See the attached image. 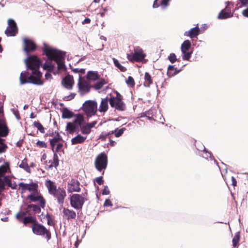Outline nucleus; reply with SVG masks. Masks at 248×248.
Listing matches in <instances>:
<instances>
[{
	"instance_id": "obj_1",
	"label": "nucleus",
	"mask_w": 248,
	"mask_h": 248,
	"mask_svg": "<svg viewBox=\"0 0 248 248\" xmlns=\"http://www.w3.org/2000/svg\"><path fill=\"white\" fill-rule=\"evenodd\" d=\"M43 45L42 50L47 57L43 65L44 69L52 72L55 75L58 73V71L65 70L66 68L63 61L65 53L50 47L45 43Z\"/></svg>"
},
{
	"instance_id": "obj_2",
	"label": "nucleus",
	"mask_w": 248,
	"mask_h": 248,
	"mask_svg": "<svg viewBox=\"0 0 248 248\" xmlns=\"http://www.w3.org/2000/svg\"><path fill=\"white\" fill-rule=\"evenodd\" d=\"M27 69L32 71V75H29L27 72H22L20 76V82L21 84L27 83L41 85L43 82L41 80L42 73L39 70L42 64L41 61L35 56H29L25 60Z\"/></svg>"
},
{
	"instance_id": "obj_3",
	"label": "nucleus",
	"mask_w": 248,
	"mask_h": 248,
	"mask_svg": "<svg viewBox=\"0 0 248 248\" xmlns=\"http://www.w3.org/2000/svg\"><path fill=\"white\" fill-rule=\"evenodd\" d=\"M45 184L49 194L56 199L58 203L62 206L66 196L65 190L61 187L57 188L55 183L50 180H46Z\"/></svg>"
},
{
	"instance_id": "obj_4",
	"label": "nucleus",
	"mask_w": 248,
	"mask_h": 248,
	"mask_svg": "<svg viewBox=\"0 0 248 248\" xmlns=\"http://www.w3.org/2000/svg\"><path fill=\"white\" fill-rule=\"evenodd\" d=\"M8 128L3 117V104L0 102V154L4 153L7 146L4 143V140L1 137H6L8 134Z\"/></svg>"
},
{
	"instance_id": "obj_5",
	"label": "nucleus",
	"mask_w": 248,
	"mask_h": 248,
	"mask_svg": "<svg viewBox=\"0 0 248 248\" xmlns=\"http://www.w3.org/2000/svg\"><path fill=\"white\" fill-rule=\"evenodd\" d=\"M94 164L96 170L99 171L106 169L108 164V157L105 153H101L97 155Z\"/></svg>"
},
{
	"instance_id": "obj_6",
	"label": "nucleus",
	"mask_w": 248,
	"mask_h": 248,
	"mask_svg": "<svg viewBox=\"0 0 248 248\" xmlns=\"http://www.w3.org/2000/svg\"><path fill=\"white\" fill-rule=\"evenodd\" d=\"M31 228L34 234L38 235H43L46 234L47 240H48L50 239V233L43 225L36 222L32 224Z\"/></svg>"
},
{
	"instance_id": "obj_7",
	"label": "nucleus",
	"mask_w": 248,
	"mask_h": 248,
	"mask_svg": "<svg viewBox=\"0 0 248 248\" xmlns=\"http://www.w3.org/2000/svg\"><path fill=\"white\" fill-rule=\"evenodd\" d=\"M109 102L111 107L118 110L123 111L125 109V105L121 98L120 94L118 92L116 97H110Z\"/></svg>"
},
{
	"instance_id": "obj_8",
	"label": "nucleus",
	"mask_w": 248,
	"mask_h": 248,
	"mask_svg": "<svg viewBox=\"0 0 248 248\" xmlns=\"http://www.w3.org/2000/svg\"><path fill=\"white\" fill-rule=\"evenodd\" d=\"M97 109V103L92 100H88L83 104L82 109L88 116L94 115Z\"/></svg>"
},
{
	"instance_id": "obj_9",
	"label": "nucleus",
	"mask_w": 248,
	"mask_h": 248,
	"mask_svg": "<svg viewBox=\"0 0 248 248\" xmlns=\"http://www.w3.org/2000/svg\"><path fill=\"white\" fill-rule=\"evenodd\" d=\"M145 57V54L143 53V50L139 46L136 47L134 48V53L133 54H128L127 58L130 61L140 62L142 61Z\"/></svg>"
},
{
	"instance_id": "obj_10",
	"label": "nucleus",
	"mask_w": 248,
	"mask_h": 248,
	"mask_svg": "<svg viewBox=\"0 0 248 248\" xmlns=\"http://www.w3.org/2000/svg\"><path fill=\"white\" fill-rule=\"evenodd\" d=\"M191 46V42L188 40H186L183 42L181 46V50L182 53V59L183 60L188 61L192 54V52L188 51Z\"/></svg>"
},
{
	"instance_id": "obj_11",
	"label": "nucleus",
	"mask_w": 248,
	"mask_h": 248,
	"mask_svg": "<svg viewBox=\"0 0 248 248\" xmlns=\"http://www.w3.org/2000/svg\"><path fill=\"white\" fill-rule=\"evenodd\" d=\"M84 198L79 194H74L71 197V205L76 209H81L84 204Z\"/></svg>"
},
{
	"instance_id": "obj_12",
	"label": "nucleus",
	"mask_w": 248,
	"mask_h": 248,
	"mask_svg": "<svg viewBox=\"0 0 248 248\" xmlns=\"http://www.w3.org/2000/svg\"><path fill=\"white\" fill-rule=\"evenodd\" d=\"M78 85L80 95H83L90 92L91 89L90 84L86 80L82 79L80 76H79Z\"/></svg>"
},
{
	"instance_id": "obj_13",
	"label": "nucleus",
	"mask_w": 248,
	"mask_h": 248,
	"mask_svg": "<svg viewBox=\"0 0 248 248\" xmlns=\"http://www.w3.org/2000/svg\"><path fill=\"white\" fill-rule=\"evenodd\" d=\"M17 32V27L15 20L12 19L8 20V27L5 31L7 36H14Z\"/></svg>"
},
{
	"instance_id": "obj_14",
	"label": "nucleus",
	"mask_w": 248,
	"mask_h": 248,
	"mask_svg": "<svg viewBox=\"0 0 248 248\" xmlns=\"http://www.w3.org/2000/svg\"><path fill=\"white\" fill-rule=\"evenodd\" d=\"M35 191L28 195L27 199L30 200L32 202H39L40 206L44 208L46 205L45 200L41 194H39L37 189Z\"/></svg>"
},
{
	"instance_id": "obj_15",
	"label": "nucleus",
	"mask_w": 248,
	"mask_h": 248,
	"mask_svg": "<svg viewBox=\"0 0 248 248\" xmlns=\"http://www.w3.org/2000/svg\"><path fill=\"white\" fill-rule=\"evenodd\" d=\"M24 50L28 54L30 51H32L36 49V46L31 40L24 38Z\"/></svg>"
},
{
	"instance_id": "obj_16",
	"label": "nucleus",
	"mask_w": 248,
	"mask_h": 248,
	"mask_svg": "<svg viewBox=\"0 0 248 248\" xmlns=\"http://www.w3.org/2000/svg\"><path fill=\"white\" fill-rule=\"evenodd\" d=\"M19 186L22 189V192L25 190H29L31 192H35L38 188V185L36 183L32 182L31 184H25L20 183Z\"/></svg>"
},
{
	"instance_id": "obj_17",
	"label": "nucleus",
	"mask_w": 248,
	"mask_h": 248,
	"mask_svg": "<svg viewBox=\"0 0 248 248\" xmlns=\"http://www.w3.org/2000/svg\"><path fill=\"white\" fill-rule=\"evenodd\" d=\"M79 183L75 180L72 179L68 183V191L69 192H78L80 191Z\"/></svg>"
},
{
	"instance_id": "obj_18",
	"label": "nucleus",
	"mask_w": 248,
	"mask_h": 248,
	"mask_svg": "<svg viewBox=\"0 0 248 248\" xmlns=\"http://www.w3.org/2000/svg\"><path fill=\"white\" fill-rule=\"evenodd\" d=\"M200 29L198 27V25L197 26L191 28L188 31H186L184 35L186 36L189 37L190 38L194 37H197V36L200 34Z\"/></svg>"
},
{
	"instance_id": "obj_19",
	"label": "nucleus",
	"mask_w": 248,
	"mask_h": 248,
	"mask_svg": "<svg viewBox=\"0 0 248 248\" xmlns=\"http://www.w3.org/2000/svg\"><path fill=\"white\" fill-rule=\"evenodd\" d=\"M62 83L67 89H71L74 84L73 77L71 75L66 76L62 80Z\"/></svg>"
},
{
	"instance_id": "obj_20",
	"label": "nucleus",
	"mask_w": 248,
	"mask_h": 248,
	"mask_svg": "<svg viewBox=\"0 0 248 248\" xmlns=\"http://www.w3.org/2000/svg\"><path fill=\"white\" fill-rule=\"evenodd\" d=\"M62 213L63 218L67 220L74 219L76 217V212L67 208H63Z\"/></svg>"
},
{
	"instance_id": "obj_21",
	"label": "nucleus",
	"mask_w": 248,
	"mask_h": 248,
	"mask_svg": "<svg viewBox=\"0 0 248 248\" xmlns=\"http://www.w3.org/2000/svg\"><path fill=\"white\" fill-rule=\"evenodd\" d=\"M226 11L225 9H223L219 13L217 16L218 19H224L232 16L233 15L231 14V10L228 9L227 6L226 7Z\"/></svg>"
},
{
	"instance_id": "obj_22",
	"label": "nucleus",
	"mask_w": 248,
	"mask_h": 248,
	"mask_svg": "<svg viewBox=\"0 0 248 248\" xmlns=\"http://www.w3.org/2000/svg\"><path fill=\"white\" fill-rule=\"evenodd\" d=\"M81 126L77 124L74 122H68L67 123L66 130L68 131L70 134H72L74 132L77 131L79 129V127Z\"/></svg>"
},
{
	"instance_id": "obj_23",
	"label": "nucleus",
	"mask_w": 248,
	"mask_h": 248,
	"mask_svg": "<svg viewBox=\"0 0 248 248\" xmlns=\"http://www.w3.org/2000/svg\"><path fill=\"white\" fill-rule=\"evenodd\" d=\"M109 102V99L108 97H106L103 98L101 100V102L100 105L99 106V110L100 112H106L108 108V102Z\"/></svg>"
},
{
	"instance_id": "obj_24",
	"label": "nucleus",
	"mask_w": 248,
	"mask_h": 248,
	"mask_svg": "<svg viewBox=\"0 0 248 248\" xmlns=\"http://www.w3.org/2000/svg\"><path fill=\"white\" fill-rule=\"evenodd\" d=\"M86 139V137H83L80 134H78L77 136L72 139L71 143L73 145L82 143L84 142Z\"/></svg>"
},
{
	"instance_id": "obj_25",
	"label": "nucleus",
	"mask_w": 248,
	"mask_h": 248,
	"mask_svg": "<svg viewBox=\"0 0 248 248\" xmlns=\"http://www.w3.org/2000/svg\"><path fill=\"white\" fill-rule=\"evenodd\" d=\"M177 68L174 67V65H170L168 67L167 75L170 77H172L180 72Z\"/></svg>"
},
{
	"instance_id": "obj_26",
	"label": "nucleus",
	"mask_w": 248,
	"mask_h": 248,
	"mask_svg": "<svg viewBox=\"0 0 248 248\" xmlns=\"http://www.w3.org/2000/svg\"><path fill=\"white\" fill-rule=\"evenodd\" d=\"M74 115L73 112L69 110L67 108H63L62 109V116L63 119H69Z\"/></svg>"
},
{
	"instance_id": "obj_27",
	"label": "nucleus",
	"mask_w": 248,
	"mask_h": 248,
	"mask_svg": "<svg viewBox=\"0 0 248 248\" xmlns=\"http://www.w3.org/2000/svg\"><path fill=\"white\" fill-rule=\"evenodd\" d=\"M199 155L202 157L207 160H208V158H209L210 160H214V162L217 164V161L213 158V156L211 153L206 150V149H205V151H203L202 153H199Z\"/></svg>"
},
{
	"instance_id": "obj_28",
	"label": "nucleus",
	"mask_w": 248,
	"mask_h": 248,
	"mask_svg": "<svg viewBox=\"0 0 248 248\" xmlns=\"http://www.w3.org/2000/svg\"><path fill=\"white\" fill-rule=\"evenodd\" d=\"M87 78L89 80L95 81L99 78L98 74L96 72L90 71L87 74Z\"/></svg>"
},
{
	"instance_id": "obj_29",
	"label": "nucleus",
	"mask_w": 248,
	"mask_h": 248,
	"mask_svg": "<svg viewBox=\"0 0 248 248\" xmlns=\"http://www.w3.org/2000/svg\"><path fill=\"white\" fill-rule=\"evenodd\" d=\"M36 219L35 217L29 215L24 217L23 219V223L26 225L27 223H32L33 224L36 223Z\"/></svg>"
},
{
	"instance_id": "obj_30",
	"label": "nucleus",
	"mask_w": 248,
	"mask_h": 248,
	"mask_svg": "<svg viewBox=\"0 0 248 248\" xmlns=\"http://www.w3.org/2000/svg\"><path fill=\"white\" fill-rule=\"evenodd\" d=\"M61 140H62V138L58 133H57L56 135L53 139L50 140V144L52 150H53L56 143Z\"/></svg>"
},
{
	"instance_id": "obj_31",
	"label": "nucleus",
	"mask_w": 248,
	"mask_h": 248,
	"mask_svg": "<svg viewBox=\"0 0 248 248\" xmlns=\"http://www.w3.org/2000/svg\"><path fill=\"white\" fill-rule=\"evenodd\" d=\"M145 82L144 84L145 86L149 87L150 85L153 83L151 76L148 72H146L144 75Z\"/></svg>"
},
{
	"instance_id": "obj_32",
	"label": "nucleus",
	"mask_w": 248,
	"mask_h": 248,
	"mask_svg": "<svg viewBox=\"0 0 248 248\" xmlns=\"http://www.w3.org/2000/svg\"><path fill=\"white\" fill-rule=\"evenodd\" d=\"M84 121V118L83 116L81 114H79L77 115L76 117L75 118L74 120L73 121V122L76 124H78V125L81 126Z\"/></svg>"
},
{
	"instance_id": "obj_33",
	"label": "nucleus",
	"mask_w": 248,
	"mask_h": 248,
	"mask_svg": "<svg viewBox=\"0 0 248 248\" xmlns=\"http://www.w3.org/2000/svg\"><path fill=\"white\" fill-rule=\"evenodd\" d=\"M8 170H9V164L4 162V164L0 167V177H2Z\"/></svg>"
},
{
	"instance_id": "obj_34",
	"label": "nucleus",
	"mask_w": 248,
	"mask_h": 248,
	"mask_svg": "<svg viewBox=\"0 0 248 248\" xmlns=\"http://www.w3.org/2000/svg\"><path fill=\"white\" fill-rule=\"evenodd\" d=\"M19 167L25 170H26L28 172H30L31 170L30 169L29 166L27 164V159L25 158L23 159L21 163L19 164Z\"/></svg>"
},
{
	"instance_id": "obj_35",
	"label": "nucleus",
	"mask_w": 248,
	"mask_h": 248,
	"mask_svg": "<svg viewBox=\"0 0 248 248\" xmlns=\"http://www.w3.org/2000/svg\"><path fill=\"white\" fill-rule=\"evenodd\" d=\"M106 83L104 79H101L98 80L96 83L94 85L93 88L97 90L100 89L102 86Z\"/></svg>"
},
{
	"instance_id": "obj_36",
	"label": "nucleus",
	"mask_w": 248,
	"mask_h": 248,
	"mask_svg": "<svg viewBox=\"0 0 248 248\" xmlns=\"http://www.w3.org/2000/svg\"><path fill=\"white\" fill-rule=\"evenodd\" d=\"M114 64L115 66L117 67L119 70H120L122 72H124L126 71V69L125 67L122 65L120 62H119L118 60L116 59L113 58L112 59Z\"/></svg>"
},
{
	"instance_id": "obj_37",
	"label": "nucleus",
	"mask_w": 248,
	"mask_h": 248,
	"mask_svg": "<svg viewBox=\"0 0 248 248\" xmlns=\"http://www.w3.org/2000/svg\"><path fill=\"white\" fill-rule=\"evenodd\" d=\"M28 208H32V211L34 214H39L41 212L40 206L35 204H29Z\"/></svg>"
},
{
	"instance_id": "obj_38",
	"label": "nucleus",
	"mask_w": 248,
	"mask_h": 248,
	"mask_svg": "<svg viewBox=\"0 0 248 248\" xmlns=\"http://www.w3.org/2000/svg\"><path fill=\"white\" fill-rule=\"evenodd\" d=\"M33 125L35 127L37 128L38 130H39L40 133H45V128L42 124L39 122L35 121L33 123Z\"/></svg>"
},
{
	"instance_id": "obj_39",
	"label": "nucleus",
	"mask_w": 248,
	"mask_h": 248,
	"mask_svg": "<svg viewBox=\"0 0 248 248\" xmlns=\"http://www.w3.org/2000/svg\"><path fill=\"white\" fill-rule=\"evenodd\" d=\"M81 132L83 134L88 135L89 134L91 131V129L87 126V125L85 124L84 125L81 126Z\"/></svg>"
},
{
	"instance_id": "obj_40",
	"label": "nucleus",
	"mask_w": 248,
	"mask_h": 248,
	"mask_svg": "<svg viewBox=\"0 0 248 248\" xmlns=\"http://www.w3.org/2000/svg\"><path fill=\"white\" fill-rule=\"evenodd\" d=\"M59 165V158L57 155L56 153H54L53 156V159L51 164L50 165V167H52L53 166L56 168Z\"/></svg>"
},
{
	"instance_id": "obj_41",
	"label": "nucleus",
	"mask_w": 248,
	"mask_h": 248,
	"mask_svg": "<svg viewBox=\"0 0 248 248\" xmlns=\"http://www.w3.org/2000/svg\"><path fill=\"white\" fill-rule=\"evenodd\" d=\"M248 3V0H238V3L237 4V7L235 9H238L242 8V7L246 6Z\"/></svg>"
},
{
	"instance_id": "obj_42",
	"label": "nucleus",
	"mask_w": 248,
	"mask_h": 248,
	"mask_svg": "<svg viewBox=\"0 0 248 248\" xmlns=\"http://www.w3.org/2000/svg\"><path fill=\"white\" fill-rule=\"evenodd\" d=\"M4 185H7L8 186L11 187L13 189H15V186H13V184H12L11 181L9 178V177L7 176H4L3 179Z\"/></svg>"
},
{
	"instance_id": "obj_43",
	"label": "nucleus",
	"mask_w": 248,
	"mask_h": 248,
	"mask_svg": "<svg viewBox=\"0 0 248 248\" xmlns=\"http://www.w3.org/2000/svg\"><path fill=\"white\" fill-rule=\"evenodd\" d=\"M240 240V234L239 232H237L235 233L234 237L232 239V245L233 247H235L238 243Z\"/></svg>"
},
{
	"instance_id": "obj_44",
	"label": "nucleus",
	"mask_w": 248,
	"mask_h": 248,
	"mask_svg": "<svg viewBox=\"0 0 248 248\" xmlns=\"http://www.w3.org/2000/svg\"><path fill=\"white\" fill-rule=\"evenodd\" d=\"M27 214L24 211H20L16 215V218L18 219H20V218L24 219V217H27Z\"/></svg>"
},
{
	"instance_id": "obj_45",
	"label": "nucleus",
	"mask_w": 248,
	"mask_h": 248,
	"mask_svg": "<svg viewBox=\"0 0 248 248\" xmlns=\"http://www.w3.org/2000/svg\"><path fill=\"white\" fill-rule=\"evenodd\" d=\"M168 59L172 63H174L176 61H177V59L176 58L175 54L173 53L170 54V55L168 56Z\"/></svg>"
},
{
	"instance_id": "obj_46",
	"label": "nucleus",
	"mask_w": 248,
	"mask_h": 248,
	"mask_svg": "<svg viewBox=\"0 0 248 248\" xmlns=\"http://www.w3.org/2000/svg\"><path fill=\"white\" fill-rule=\"evenodd\" d=\"M196 146L200 153H202L203 151H205L206 148L205 146L202 143H198Z\"/></svg>"
},
{
	"instance_id": "obj_47",
	"label": "nucleus",
	"mask_w": 248,
	"mask_h": 248,
	"mask_svg": "<svg viewBox=\"0 0 248 248\" xmlns=\"http://www.w3.org/2000/svg\"><path fill=\"white\" fill-rule=\"evenodd\" d=\"M126 83L128 85L130 86H134L135 85L134 80L133 78L131 76H129L128 77L127 80H126Z\"/></svg>"
},
{
	"instance_id": "obj_48",
	"label": "nucleus",
	"mask_w": 248,
	"mask_h": 248,
	"mask_svg": "<svg viewBox=\"0 0 248 248\" xmlns=\"http://www.w3.org/2000/svg\"><path fill=\"white\" fill-rule=\"evenodd\" d=\"M70 66L71 67V69L72 71L75 73H80L81 74H84L85 72V70L84 69L73 68H72L71 65H70Z\"/></svg>"
},
{
	"instance_id": "obj_49",
	"label": "nucleus",
	"mask_w": 248,
	"mask_h": 248,
	"mask_svg": "<svg viewBox=\"0 0 248 248\" xmlns=\"http://www.w3.org/2000/svg\"><path fill=\"white\" fill-rule=\"evenodd\" d=\"M36 144L41 148H46L47 147L46 144L43 141L38 140Z\"/></svg>"
},
{
	"instance_id": "obj_50",
	"label": "nucleus",
	"mask_w": 248,
	"mask_h": 248,
	"mask_svg": "<svg viewBox=\"0 0 248 248\" xmlns=\"http://www.w3.org/2000/svg\"><path fill=\"white\" fill-rule=\"evenodd\" d=\"M125 130V128H122L118 130V132H116L115 134V136L116 137H120L123 133L124 130Z\"/></svg>"
},
{
	"instance_id": "obj_51",
	"label": "nucleus",
	"mask_w": 248,
	"mask_h": 248,
	"mask_svg": "<svg viewBox=\"0 0 248 248\" xmlns=\"http://www.w3.org/2000/svg\"><path fill=\"white\" fill-rule=\"evenodd\" d=\"M109 136V133H102L99 136V139L102 140H105L108 136Z\"/></svg>"
},
{
	"instance_id": "obj_52",
	"label": "nucleus",
	"mask_w": 248,
	"mask_h": 248,
	"mask_svg": "<svg viewBox=\"0 0 248 248\" xmlns=\"http://www.w3.org/2000/svg\"><path fill=\"white\" fill-rule=\"evenodd\" d=\"M76 95V94L74 93H71L70 95H68V96H66L64 97V99L66 100V101H69V100H70L72 99H73L75 96Z\"/></svg>"
},
{
	"instance_id": "obj_53",
	"label": "nucleus",
	"mask_w": 248,
	"mask_h": 248,
	"mask_svg": "<svg viewBox=\"0 0 248 248\" xmlns=\"http://www.w3.org/2000/svg\"><path fill=\"white\" fill-rule=\"evenodd\" d=\"M112 205H113V204H112L111 202L110 201V200H109V199L106 200V201L104 202V206H105V207L112 206Z\"/></svg>"
},
{
	"instance_id": "obj_54",
	"label": "nucleus",
	"mask_w": 248,
	"mask_h": 248,
	"mask_svg": "<svg viewBox=\"0 0 248 248\" xmlns=\"http://www.w3.org/2000/svg\"><path fill=\"white\" fill-rule=\"evenodd\" d=\"M110 193L108 186H105L104 189L102 191L103 195H108Z\"/></svg>"
},
{
	"instance_id": "obj_55",
	"label": "nucleus",
	"mask_w": 248,
	"mask_h": 248,
	"mask_svg": "<svg viewBox=\"0 0 248 248\" xmlns=\"http://www.w3.org/2000/svg\"><path fill=\"white\" fill-rule=\"evenodd\" d=\"M96 124L97 122L96 121H94L91 123L86 124L87 125V126L91 129Z\"/></svg>"
},
{
	"instance_id": "obj_56",
	"label": "nucleus",
	"mask_w": 248,
	"mask_h": 248,
	"mask_svg": "<svg viewBox=\"0 0 248 248\" xmlns=\"http://www.w3.org/2000/svg\"><path fill=\"white\" fill-rule=\"evenodd\" d=\"M95 181H96V183H97L99 185H102V183H103V179H102V176L97 177V178L95 179Z\"/></svg>"
},
{
	"instance_id": "obj_57",
	"label": "nucleus",
	"mask_w": 248,
	"mask_h": 248,
	"mask_svg": "<svg viewBox=\"0 0 248 248\" xmlns=\"http://www.w3.org/2000/svg\"><path fill=\"white\" fill-rule=\"evenodd\" d=\"M170 0H162L161 1V5L166 8L168 5V2Z\"/></svg>"
},
{
	"instance_id": "obj_58",
	"label": "nucleus",
	"mask_w": 248,
	"mask_h": 248,
	"mask_svg": "<svg viewBox=\"0 0 248 248\" xmlns=\"http://www.w3.org/2000/svg\"><path fill=\"white\" fill-rule=\"evenodd\" d=\"M50 72H49V71H48L47 72H46V74H45V77H46V78L47 79H51L52 78V76H51V74L50 73Z\"/></svg>"
},
{
	"instance_id": "obj_59",
	"label": "nucleus",
	"mask_w": 248,
	"mask_h": 248,
	"mask_svg": "<svg viewBox=\"0 0 248 248\" xmlns=\"http://www.w3.org/2000/svg\"><path fill=\"white\" fill-rule=\"evenodd\" d=\"M242 14L244 16L248 17V7L243 10Z\"/></svg>"
},
{
	"instance_id": "obj_60",
	"label": "nucleus",
	"mask_w": 248,
	"mask_h": 248,
	"mask_svg": "<svg viewBox=\"0 0 248 248\" xmlns=\"http://www.w3.org/2000/svg\"><path fill=\"white\" fill-rule=\"evenodd\" d=\"M159 5L158 0H155L154 2L153 7L154 8H157Z\"/></svg>"
},
{
	"instance_id": "obj_61",
	"label": "nucleus",
	"mask_w": 248,
	"mask_h": 248,
	"mask_svg": "<svg viewBox=\"0 0 248 248\" xmlns=\"http://www.w3.org/2000/svg\"><path fill=\"white\" fill-rule=\"evenodd\" d=\"M5 187L3 179L0 178V188L4 189Z\"/></svg>"
},
{
	"instance_id": "obj_62",
	"label": "nucleus",
	"mask_w": 248,
	"mask_h": 248,
	"mask_svg": "<svg viewBox=\"0 0 248 248\" xmlns=\"http://www.w3.org/2000/svg\"><path fill=\"white\" fill-rule=\"evenodd\" d=\"M63 146V144L62 143H58L57 145V147L55 152H58L59 150H60Z\"/></svg>"
},
{
	"instance_id": "obj_63",
	"label": "nucleus",
	"mask_w": 248,
	"mask_h": 248,
	"mask_svg": "<svg viewBox=\"0 0 248 248\" xmlns=\"http://www.w3.org/2000/svg\"><path fill=\"white\" fill-rule=\"evenodd\" d=\"M231 179H232V185L233 186H236L237 182H236V180L235 179V178L233 176H232L231 178Z\"/></svg>"
},
{
	"instance_id": "obj_64",
	"label": "nucleus",
	"mask_w": 248,
	"mask_h": 248,
	"mask_svg": "<svg viewBox=\"0 0 248 248\" xmlns=\"http://www.w3.org/2000/svg\"><path fill=\"white\" fill-rule=\"evenodd\" d=\"M31 208H28V205L27 207L24 209V212H26L27 215L29 216L31 215V214L30 213V211Z\"/></svg>"
}]
</instances>
